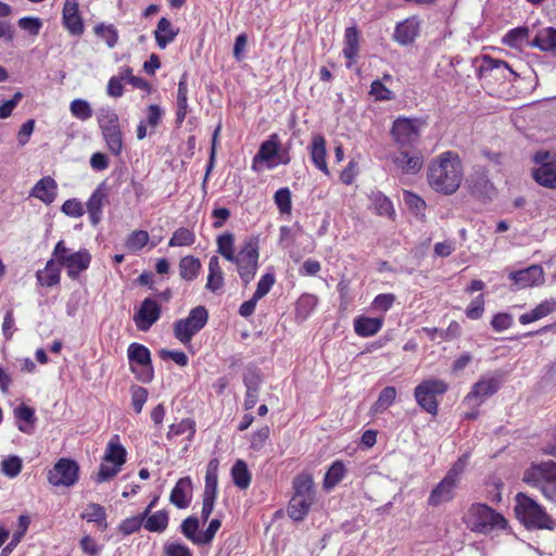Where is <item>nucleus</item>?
Masks as SVG:
<instances>
[{
    "label": "nucleus",
    "instance_id": "a211bd4d",
    "mask_svg": "<svg viewBox=\"0 0 556 556\" xmlns=\"http://www.w3.org/2000/svg\"><path fill=\"white\" fill-rule=\"evenodd\" d=\"M391 155L393 164L403 174L416 175L424 165V157L420 153H409L405 149H399Z\"/></svg>",
    "mask_w": 556,
    "mask_h": 556
},
{
    "label": "nucleus",
    "instance_id": "5fc2aeb1",
    "mask_svg": "<svg viewBox=\"0 0 556 556\" xmlns=\"http://www.w3.org/2000/svg\"><path fill=\"white\" fill-rule=\"evenodd\" d=\"M217 468L218 460H210L205 475V488L203 494L217 495Z\"/></svg>",
    "mask_w": 556,
    "mask_h": 556
},
{
    "label": "nucleus",
    "instance_id": "69168bd1",
    "mask_svg": "<svg viewBox=\"0 0 556 556\" xmlns=\"http://www.w3.org/2000/svg\"><path fill=\"white\" fill-rule=\"evenodd\" d=\"M17 25L29 35L37 36L42 27V21L35 16H24L17 21Z\"/></svg>",
    "mask_w": 556,
    "mask_h": 556
},
{
    "label": "nucleus",
    "instance_id": "864d4df0",
    "mask_svg": "<svg viewBox=\"0 0 556 556\" xmlns=\"http://www.w3.org/2000/svg\"><path fill=\"white\" fill-rule=\"evenodd\" d=\"M396 389L394 387H386L379 393L378 400L372 406L374 412L379 413L389 408L395 401Z\"/></svg>",
    "mask_w": 556,
    "mask_h": 556
},
{
    "label": "nucleus",
    "instance_id": "473e14b6",
    "mask_svg": "<svg viewBox=\"0 0 556 556\" xmlns=\"http://www.w3.org/2000/svg\"><path fill=\"white\" fill-rule=\"evenodd\" d=\"M370 210L383 217L393 218L395 212L391 200L381 191H372L369 195Z\"/></svg>",
    "mask_w": 556,
    "mask_h": 556
},
{
    "label": "nucleus",
    "instance_id": "72a5a7b5",
    "mask_svg": "<svg viewBox=\"0 0 556 556\" xmlns=\"http://www.w3.org/2000/svg\"><path fill=\"white\" fill-rule=\"evenodd\" d=\"M318 298L311 293L302 294L295 303V318L299 321L306 320L315 311Z\"/></svg>",
    "mask_w": 556,
    "mask_h": 556
},
{
    "label": "nucleus",
    "instance_id": "f3484780",
    "mask_svg": "<svg viewBox=\"0 0 556 556\" xmlns=\"http://www.w3.org/2000/svg\"><path fill=\"white\" fill-rule=\"evenodd\" d=\"M508 277L514 281L517 289H525L541 285L544 281V271L540 265H531L527 268L511 271Z\"/></svg>",
    "mask_w": 556,
    "mask_h": 556
},
{
    "label": "nucleus",
    "instance_id": "603ef678",
    "mask_svg": "<svg viewBox=\"0 0 556 556\" xmlns=\"http://www.w3.org/2000/svg\"><path fill=\"white\" fill-rule=\"evenodd\" d=\"M71 114L79 121H88L93 112L87 100L75 99L70 104Z\"/></svg>",
    "mask_w": 556,
    "mask_h": 556
},
{
    "label": "nucleus",
    "instance_id": "c03bdc74",
    "mask_svg": "<svg viewBox=\"0 0 556 556\" xmlns=\"http://www.w3.org/2000/svg\"><path fill=\"white\" fill-rule=\"evenodd\" d=\"M101 132L111 153L116 156L121 155L123 150V138L119 126L115 128H108Z\"/></svg>",
    "mask_w": 556,
    "mask_h": 556
},
{
    "label": "nucleus",
    "instance_id": "13d9d810",
    "mask_svg": "<svg viewBox=\"0 0 556 556\" xmlns=\"http://www.w3.org/2000/svg\"><path fill=\"white\" fill-rule=\"evenodd\" d=\"M149 241V233L146 230L132 231L126 240V247L131 252H138L142 250Z\"/></svg>",
    "mask_w": 556,
    "mask_h": 556
},
{
    "label": "nucleus",
    "instance_id": "49530a36",
    "mask_svg": "<svg viewBox=\"0 0 556 556\" xmlns=\"http://www.w3.org/2000/svg\"><path fill=\"white\" fill-rule=\"evenodd\" d=\"M97 119L101 131L119 126L118 116L115 110L110 106L100 108L97 112Z\"/></svg>",
    "mask_w": 556,
    "mask_h": 556
},
{
    "label": "nucleus",
    "instance_id": "6e6d98bb",
    "mask_svg": "<svg viewBox=\"0 0 556 556\" xmlns=\"http://www.w3.org/2000/svg\"><path fill=\"white\" fill-rule=\"evenodd\" d=\"M30 523V518L26 515L18 517V529L14 532L11 542L3 548L2 554L7 555L13 547H15L23 536L25 535Z\"/></svg>",
    "mask_w": 556,
    "mask_h": 556
},
{
    "label": "nucleus",
    "instance_id": "39448f33",
    "mask_svg": "<svg viewBox=\"0 0 556 556\" xmlns=\"http://www.w3.org/2000/svg\"><path fill=\"white\" fill-rule=\"evenodd\" d=\"M467 460L468 456L463 455L452 465L445 477L431 491L428 498L430 506L435 507L453 500L454 491L465 471Z\"/></svg>",
    "mask_w": 556,
    "mask_h": 556
},
{
    "label": "nucleus",
    "instance_id": "4c0bfd02",
    "mask_svg": "<svg viewBox=\"0 0 556 556\" xmlns=\"http://www.w3.org/2000/svg\"><path fill=\"white\" fill-rule=\"evenodd\" d=\"M103 459L105 463L115 464L119 467H122L125 464L126 450L119 443L117 435H115L109 441Z\"/></svg>",
    "mask_w": 556,
    "mask_h": 556
},
{
    "label": "nucleus",
    "instance_id": "bf43d9fd",
    "mask_svg": "<svg viewBox=\"0 0 556 556\" xmlns=\"http://www.w3.org/2000/svg\"><path fill=\"white\" fill-rule=\"evenodd\" d=\"M275 203L282 214H289L292 208V202H291V192L289 188H280L275 192L274 195Z\"/></svg>",
    "mask_w": 556,
    "mask_h": 556
},
{
    "label": "nucleus",
    "instance_id": "7ed1b4c3",
    "mask_svg": "<svg viewBox=\"0 0 556 556\" xmlns=\"http://www.w3.org/2000/svg\"><path fill=\"white\" fill-rule=\"evenodd\" d=\"M467 527L476 533L490 534L496 530H505L507 520L486 504H472L464 517Z\"/></svg>",
    "mask_w": 556,
    "mask_h": 556
},
{
    "label": "nucleus",
    "instance_id": "20e7f679",
    "mask_svg": "<svg viewBox=\"0 0 556 556\" xmlns=\"http://www.w3.org/2000/svg\"><path fill=\"white\" fill-rule=\"evenodd\" d=\"M522 481L538 489L549 502L556 504V463L553 460L531 465L525 472Z\"/></svg>",
    "mask_w": 556,
    "mask_h": 556
},
{
    "label": "nucleus",
    "instance_id": "423d86ee",
    "mask_svg": "<svg viewBox=\"0 0 556 556\" xmlns=\"http://www.w3.org/2000/svg\"><path fill=\"white\" fill-rule=\"evenodd\" d=\"M52 256L59 265L66 268L67 276L71 279H77L79 274L85 271L91 262V254L86 249L72 252L65 247L63 240L55 244Z\"/></svg>",
    "mask_w": 556,
    "mask_h": 556
},
{
    "label": "nucleus",
    "instance_id": "f8f14e48",
    "mask_svg": "<svg viewBox=\"0 0 556 556\" xmlns=\"http://www.w3.org/2000/svg\"><path fill=\"white\" fill-rule=\"evenodd\" d=\"M79 466L68 458H60L48 472V481L54 486H73L78 481Z\"/></svg>",
    "mask_w": 556,
    "mask_h": 556
},
{
    "label": "nucleus",
    "instance_id": "a18cd8bd",
    "mask_svg": "<svg viewBox=\"0 0 556 556\" xmlns=\"http://www.w3.org/2000/svg\"><path fill=\"white\" fill-rule=\"evenodd\" d=\"M217 252L227 261L233 260L237 255L235 252V236L231 232L219 235L216 239Z\"/></svg>",
    "mask_w": 556,
    "mask_h": 556
},
{
    "label": "nucleus",
    "instance_id": "4468645a",
    "mask_svg": "<svg viewBox=\"0 0 556 556\" xmlns=\"http://www.w3.org/2000/svg\"><path fill=\"white\" fill-rule=\"evenodd\" d=\"M500 386L501 381L498 378L483 376L472 386L471 391L465 397V402L468 405L480 406L488 397L498 391Z\"/></svg>",
    "mask_w": 556,
    "mask_h": 556
},
{
    "label": "nucleus",
    "instance_id": "de8ad7c7",
    "mask_svg": "<svg viewBox=\"0 0 556 556\" xmlns=\"http://www.w3.org/2000/svg\"><path fill=\"white\" fill-rule=\"evenodd\" d=\"M529 28L528 27H516L510 29L504 37L503 43L511 48H521L528 40Z\"/></svg>",
    "mask_w": 556,
    "mask_h": 556
},
{
    "label": "nucleus",
    "instance_id": "e2e57ef3",
    "mask_svg": "<svg viewBox=\"0 0 556 556\" xmlns=\"http://www.w3.org/2000/svg\"><path fill=\"white\" fill-rule=\"evenodd\" d=\"M94 33L98 37L105 40L110 48H113L117 43L118 34L112 25L106 26L104 24H99L94 27Z\"/></svg>",
    "mask_w": 556,
    "mask_h": 556
},
{
    "label": "nucleus",
    "instance_id": "c9c22d12",
    "mask_svg": "<svg viewBox=\"0 0 556 556\" xmlns=\"http://www.w3.org/2000/svg\"><path fill=\"white\" fill-rule=\"evenodd\" d=\"M15 418L18 420L17 428L23 433H31L35 422H36V416L35 410L25 405L22 404L14 410Z\"/></svg>",
    "mask_w": 556,
    "mask_h": 556
},
{
    "label": "nucleus",
    "instance_id": "aec40b11",
    "mask_svg": "<svg viewBox=\"0 0 556 556\" xmlns=\"http://www.w3.org/2000/svg\"><path fill=\"white\" fill-rule=\"evenodd\" d=\"M473 195L482 200H490L494 194V187L483 168H478L467 180Z\"/></svg>",
    "mask_w": 556,
    "mask_h": 556
},
{
    "label": "nucleus",
    "instance_id": "a19ab883",
    "mask_svg": "<svg viewBox=\"0 0 556 556\" xmlns=\"http://www.w3.org/2000/svg\"><path fill=\"white\" fill-rule=\"evenodd\" d=\"M231 478L237 488L240 490H247L252 480V476L245 462L238 459L231 468Z\"/></svg>",
    "mask_w": 556,
    "mask_h": 556
},
{
    "label": "nucleus",
    "instance_id": "412c9836",
    "mask_svg": "<svg viewBox=\"0 0 556 556\" xmlns=\"http://www.w3.org/2000/svg\"><path fill=\"white\" fill-rule=\"evenodd\" d=\"M78 0H65L62 12V20L65 28L74 36L84 33V23L79 15Z\"/></svg>",
    "mask_w": 556,
    "mask_h": 556
},
{
    "label": "nucleus",
    "instance_id": "393cba45",
    "mask_svg": "<svg viewBox=\"0 0 556 556\" xmlns=\"http://www.w3.org/2000/svg\"><path fill=\"white\" fill-rule=\"evenodd\" d=\"M308 152L313 164L326 175L329 174V169L326 162V139L320 134H315L312 138V142L308 147Z\"/></svg>",
    "mask_w": 556,
    "mask_h": 556
},
{
    "label": "nucleus",
    "instance_id": "ea45409f",
    "mask_svg": "<svg viewBox=\"0 0 556 556\" xmlns=\"http://www.w3.org/2000/svg\"><path fill=\"white\" fill-rule=\"evenodd\" d=\"M81 518L88 522L97 523L102 530L108 528L106 511L100 504L89 503L83 511Z\"/></svg>",
    "mask_w": 556,
    "mask_h": 556
},
{
    "label": "nucleus",
    "instance_id": "b1692460",
    "mask_svg": "<svg viewBox=\"0 0 556 556\" xmlns=\"http://www.w3.org/2000/svg\"><path fill=\"white\" fill-rule=\"evenodd\" d=\"M280 151V141L277 134H271L269 138L263 141L258 148L257 153L252 161V169L257 172L256 164L258 162H270L278 155Z\"/></svg>",
    "mask_w": 556,
    "mask_h": 556
},
{
    "label": "nucleus",
    "instance_id": "8fccbe9b",
    "mask_svg": "<svg viewBox=\"0 0 556 556\" xmlns=\"http://www.w3.org/2000/svg\"><path fill=\"white\" fill-rule=\"evenodd\" d=\"M55 258L52 256L46 264L45 276L37 274L39 282L47 287H53L60 282V268L55 265Z\"/></svg>",
    "mask_w": 556,
    "mask_h": 556
},
{
    "label": "nucleus",
    "instance_id": "09e8293b",
    "mask_svg": "<svg viewBox=\"0 0 556 556\" xmlns=\"http://www.w3.org/2000/svg\"><path fill=\"white\" fill-rule=\"evenodd\" d=\"M186 432H188V441H192L195 434V421L193 419L186 418L178 424L170 425L169 430L167 432V439L181 435Z\"/></svg>",
    "mask_w": 556,
    "mask_h": 556
},
{
    "label": "nucleus",
    "instance_id": "680f3d73",
    "mask_svg": "<svg viewBox=\"0 0 556 556\" xmlns=\"http://www.w3.org/2000/svg\"><path fill=\"white\" fill-rule=\"evenodd\" d=\"M243 383L247 390H261L263 378L258 369L248 367L243 371Z\"/></svg>",
    "mask_w": 556,
    "mask_h": 556
},
{
    "label": "nucleus",
    "instance_id": "3c124183",
    "mask_svg": "<svg viewBox=\"0 0 556 556\" xmlns=\"http://www.w3.org/2000/svg\"><path fill=\"white\" fill-rule=\"evenodd\" d=\"M195 242V235L188 228L180 227L174 231L168 241V245L174 247H190Z\"/></svg>",
    "mask_w": 556,
    "mask_h": 556
},
{
    "label": "nucleus",
    "instance_id": "e433bc0d",
    "mask_svg": "<svg viewBox=\"0 0 556 556\" xmlns=\"http://www.w3.org/2000/svg\"><path fill=\"white\" fill-rule=\"evenodd\" d=\"M179 275L186 281H193L200 274L201 262L198 257L188 255L179 261Z\"/></svg>",
    "mask_w": 556,
    "mask_h": 556
},
{
    "label": "nucleus",
    "instance_id": "7c9ffc66",
    "mask_svg": "<svg viewBox=\"0 0 556 556\" xmlns=\"http://www.w3.org/2000/svg\"><path fill=\"white\" fill-rule=\"evenodd\" d=\"M294 496L302 497L308 500L311 502H315V488L314 481L309 473L302 472L298 475L292 483Z\"/></svg>",
    "mask_w": 556,
    "mask_h": 556
},
{
    "label": "nucleus",
    "instance_id": "f704fd0d",
    "mask_svg": "<svg viewBox=\"0 0 556 556\" xmlns=\"http://www.w3.org/2000/svg\"><path fill=\"white\" fill-rule=\"evenodd\" d=\"M345 475H346V468H345L343 462H341V460L333 462L324 477L323 488L326 491H331L343 480Z\"/></svg>",
    "mask_w": 556,
    "mask_h": 556
},
{
    "label": "nucleus",
    "instance_id": "4be33fe9",
    "mask_svg": "<svg viewBox=\"0 0 556 556\" xmlns=\"http://www.w3.org/2000/svg\"><path fill=\"white\" fill-rule=\"evenodd\" d=\"M108 193L104 184L99 185L88 199L86 206L90 223L97 226L102 219V210L106 202Z\"/></svg>",
    "mask_w": 556,
    "mask_h": 556
},
{
    "label": "nucleus",
    "instance_id": "6e6552de",
    "mask_svg": "<svg viewBox=\"0 0 556 556\" xmlns=\"http://www.w3.org/2000/svg\"><path fill=\"white\" fill-rule=\"evenodd\" d=\"M207 319L208 313L204 306L193 307L186 318L174 323L173 331L175 338L185 345L190 343L192 338L204 328Z\"/></svg>",
    "mask_w": 556,
    "mask_h": 556
},
{
    "label": "nucleus",
    "instance_id": "cd10ccee",
    "mask_svg": "<svg viewBox=\"0 0 556 556\" xmlns=\"http://www.w3.org/2000/svg\"><path fill=\"white\" fill-rule=\"evenodd\" d=\"M179 29L174 27L172 22L166 17H161L154 30L156 45L160 49H165L170 42L175 40Z\"/></svg>",
    "mask_w": 556,
    "mask_h": 556
},
{
    "label": "nucleus",
    "instance_id": "dca6fc26",
    "mask_svg": "<svg viewBox=\"0 0 556 556\" xmlns=\"http://www.w3.org/2000/svg\"><path fill=\"white\" fill-rule=\"evenodd\" d=\"M161 317L160 304L147 298L142 301L139 309L134 315V321L138 330L148 331Z\"/></svg>",
    "mask_w": 556,
    "mask_h": 556
},
{
    "label": "nucleus",
    "instance_id": "2f4dec72",
    "mask_svg": "<svg viewBox=\"0 0 556 556\" xmlns=\"http://www.w3.org/2000/svg\"><path fill=\"white\" fill-rule=\"evenodd\" d=\"M529 45L533 48L540 49L541 51L556 54V28L547 27L541 29Z\"/></svg>",
    "mask_w": 556,
    "mask_h": 556
},
{
    "label": "nucleus",
    "instance_id": "a878e982",
    "mask_svg": "<svg viewBox=\"0 0 556 556\" xmlns=\"http://www.w3.org/2000/svg\"><path fill=\"white\" fill-rule=\"evenodd\" d=\"M58 185L50 176L42 177L36 182L29 192V197L39 199L46 204H51L56 197Z\"/></svg>",
    "mask_w": 556,
    "mask_h": 556
},
{
    "label": "nucleus",
    "instance_id": "37998d69",
    "mask_svg": "<svg viewBox=\"0 0 556 556\" xmlns=\"http://www.w3.org/2000/svg\"><path fill=\"white\" fill-rule=\"evenodd\" d=\"M358 30L355 26L348 27L344 33L343 55L354 62L358 53Z\"/></svg>",
    "mask_w": 556,
    "mask_h": 556
},
{
    "label": "nucleus",
    "instance_id": "58836bf2",
    "mask_svg": "<svg viewBox=\"0 0 556 556\" xmlns=\"http://www.w3.org/2000/svg\"><path fill=\"white\" fill-rule=\"evenodd\" d=\"M169 516L164 509L144 517L143 528L149 532L162 533L168 527Z\"/></svg>",
    "mask_w": 556,
    "mask_h": 556
},
{
    "label": "nucleus",
    "instance_id": "c756f323",
    "mask_svg": "<svg viewBox=\"0 0 556 556\" xmlns=\"http://www.w3.org/2000/svg\"><path fill=\"white\" fill-rule=\"evenodd\" d=\"M224 283V271L222 269L219 258L218 256L213 255L208 261V275L205 288L212 293H217L222 290Z\"/></svg>",
    "mask_w": 556,
    "mask_h": 556
},
{
    "label": "nucleus",
    "instance_id": "052dcab7",
    "mask_svg": "<svg viewBox=\"0 0 556 556\" xmlns=\"http://www.w3.org/2000/svg\"><path fill=\"white\" fill-rule=\"evenodd\" d=\"M131 405L137 414L142 412V408L148 400V390L140 386L130 387Z\"/></svg>",
    "mask_w": 556,
    "mask_h": 556
},
{
    "label": "nucleus",
    "instance_id": "f03ea898",
    "mask_svg": "<svg viewBox=\"0 0 556 556\" xmlns=\"http://www.w3.org/2000/svg\"><path fill=\"white\" fill-rule=\"evenodd\" d=\"M515 513L519 521L529 530H554L555 520L545 508L525 493L516 495Z\"/></svg>",
    "mask_w": 556,
    "mask_h": 556
},
{
    "label": "nucleus",
    "instance_id": "338daca9",
    "mask_svg": "<svg viewBox=\"0 0 556 556\" xmlns=\"http://www.w3.org/2000/svg\"><path fill=\"white\" fill-rule=\"evenodd\" d=\"M144 518L139 514L137 516H132L123 520L118 527L119 532L124 535H130L137 532L141 527H143Z\"/></svg>",
    "mask_w": 556,
    "mask_h": 556
},
{
    "label": "nucleus",
    "instance_id": "1a4fd4ad",
    "mask_svg": "<svg viewBox=\"0 0 556 556\" xmlns=\"http://www.w3.org/2000/svg\"><path fill=\"white\" fill-rule=\"evenodd\" d=\"M129 369L136 379L142 383H149L154 378V369L150 350L141 343H130L127 349Z\"/></svg>",
    "mask_w": 556,
    "mask_h": 556
},
{
    "label": "nucleus",
    "instance_id": "9d476101",
    "mask_svg": "<svg viewBox=\"0 0 556 556\" xmlns=\"http://www.w3.org/2000/svg\"><path fill=\"white\" fill-rule=\"evenodd\" d=\"M448 384L442 379H427L421 381L414 390L417 404L427 413L437 415L439 409L438 395H443Z\"/></svg>",
    "mask_w": 556,
    "mask_h": 556
},
{
    "label": "nucleus",
    "instance_id": "5701e85b",
    "mask_svg": "<svg viewBox=\"0 0 556 556\" xmlns=\"http://www.w3.org/2000/svg\"><path fill=\"white\" fill-rule=\"evenodd\" d=\"M192 497V481L190 477L180 478L173 488L169 501L177 508L189 506Z\"/></svg>",
    "mask_w": 556,
    "mask_h": 556
},
{
    "label": "nucleus",
    "instance_id": "6ab92c4d",
    "mask_svg": "<svg viewBox=\"0 0 556 556\" xmlns=\"http://www.w3.org/2000/svg\"><path fill=\"white\" fill-rule=\"evenodd\" d=\"M420 30V22L416 16H410L396 24L393 39L401 46H407L415 41Z\"/></svg>",
    "mask_w": 556,
    "mask_h": 556
},
{
    "label": "nucleus",
    "instance_id": "79ce46f5",
    "mask_svg": "<svg viewBox=\"0 0 556 556\" xmlns=\"http://www.w3.org/2000/svg\"><path fill=\"white\" fill-rule=\"evenodd\" d=\"M313 504L314 502L293 495L289 502L288 515L294 521H301L306 517Z\"/></svg>",
    "mask_w": 556,
    "mask_h": 556
},
{
    "label": "nucleus",
    "instance_id": "0eeeda50",
    "mask_svg": "<svg viewBox=\"0 0 556 556\" xmlns=\"http://www.w3.org/2000/svg\"><path fill=\"white\" fill-rule=\"evenodd\" d=\"M258 244L255 239L245 241L237 255L230 262L237 266V271L244 286H248L255 277L258 268Z\"/></svg>",
    "mask_w": 556,
    "mask_h": 556
},
{
    "label": "nucleus",
    "instance_id": "0e129e2a",
    "mask_svg": "<svg viewBox=\"0 0 556 556\" xmlns=\"http://www.w3.org/2000/svg\"><path fill=\"white\" fill-rule=\"evenodd\" d=\"M23 463L18 456H10L1 462V470L9 478H15L22 470Z\"/></svg>",
    "mask_w": 556,
    "mask_h": 556
},
{
    "label": "nucleus",
    "instance_id": "4d7b16f0",
    "mask_svg": "<svg viewBox=\"0 0 556 556\" xmlns=\"http://www.w3.org/2000/svg\"><path fill=\"white\" fill-rule=\"evenodd\" d=\"M199 529V519L194 516H190L186 518L180 525L181 533L193 544L198 545V540H200V533H198Z\"/></svg>",
    "mask_w": 556,
    "mask_h": 556
},
{
    "label": "nucleus",
    "instance_id": "9b49d317",
    "mask_svg": "<svg viewBox=\"0 0 556 556\" xmlns=\"http://www.w3.org/2000/svg\"><path fill=\"white\" fill-rule=\"evenodd\" d=\"M421 125L422 122L418 118L397 117L390 130L397 149L414 147L419 141Z\"/></svg>",
    "mask_w": 556,
    "mask_h": 556
},
{
    "label": "nucleus",
    "instance_id": "c85d7f7f",
    "mask_svg": "<svg viewBox=\"0 0 556 556\" xmlns=\"http://www.w3.org/2000/svg\"><path fill=\"white\" fill-rule=\"evenodd\" d=\"M556 312V299L551 298L542 301L531 312L519 316L521 325H528Z\"/></svg>",
    "mask_w": 556,
    "mask_h": 556
},
{
    "label": "nucleus",
    "instance_id": "2eb2a0df",
    "mask_svg": "<svg viewBox=\"0 0 556 556\" xmlns=\"http://www.w3.org/2000/svg\"><path fill=\"white\" fill-rule=\"evenodd\" d=\"M510 75L517 76V74L505 61L496 60L489 55H484L482 58L481 64L477 72L479 79H509Z\"/></svg>",
    "mask_w": 556,
    "mask_h": 556
},
{
    "label": "nucleus",
    "instance_id": "f257e3e1",
    "mask_svg": "<svg viewBox=\"0 0 556 556\" xmlns=\"http://www.w3.org/2000/svg\"><path fill=\"white\" fill-rule=\"evenodd\" d=\"M428 182L430 187L442 194L455 193L464 178L463 163L454 151H445L431 160L428 166Z\"/></svg>",
    "mask_w": 556,
    "mask_h": 556
},
{
    "label": "nucleus",
    "instance_id": "774afa93",
    "mask_svg": "<svg viewBox=\"0 0 556 556\" xmlns=\"http://www.w3.org/2000/svg\"><path fill=\"white\" fill-rule=\"evenodd\" d=\"M164 556H192L191 549L179 542H167L163 547Z\"/></svg>",
    "mask_w": 556,
    "mask_h": 556
},
{
    "label": "nucleus",
    "instance_id": "ddd939ff",
    "mask_svg": "<svg viewBox=\"0 0 556 556\" xmlns=\"http://www.w3.org/2000/svg\"><path fill=\"white\" fill-rule=\"evenodd\" d=\"M533 160L540 165L533 173L535 181L547 188H556V155L539 151Z\"/></svg>",
    "mask_w": 556,
    "mask_h": 556
},
{
    "label": "nucleus",
    "instance_id": "bb28decb",
    "mask_svg": "<svg viewBox=\"0 0 556 556\" xmlns=\"http://www.w3.org/2000/svg\"><path fill=\"white\" fill-rule=\"evenodd\" d=\"M383 323V317L357 316L353 321L354 331L362 338L372 337L381 330Z\"/></svg>",
    "mask_w": 556,
    "mask_h": 556
}]
</instances>
